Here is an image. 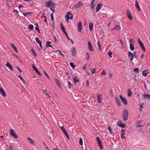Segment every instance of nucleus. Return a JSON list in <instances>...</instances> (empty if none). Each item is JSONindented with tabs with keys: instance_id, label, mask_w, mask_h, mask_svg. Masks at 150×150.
Masks as SVG:
<instances>
[{
	"instance_id": "43",
	"label": "nucleus",
	"mask_w": 150,
	"mask_h": 150,
	"mask_svg": "<svg viewBox=\"0 0 150 150\" xmlns=\"http://www.w3.org/2000/svg\"><path fill=\"white\" fill-rule=\"evenodd\" d=\"M90 70L91 71L92 74H93L95 72V68H94L93 69H90Z\"/></svg>"
},
{
	"instance_id": "44",
	"label": "nucleus",
	"mask_w": 150,
	"mask_h": 150,
	"mask_svg": "<svg viewBox=\"0 0 150 150\" xmlns=\"http://www.w3.org/2000/svg\"><path fill=\"white\" fill-rule=\"evenodd\" d=\"M137 52V51H134L133 52V56H134V57L136 58H137L138 56L136 55V53Z\"/></svg>"
},
{
	"instance_id": "38",
	"label": "nucleus",
	"mask_w": 150,
	"mask_h": 150,
	"mask_svg": "<svg viewBox=\"0 0 150 150\" xmlns=\"http://www.w3.org/2000/svg\"><path fill=\"white\" fill-rule=\"evenodd\" d=\"M34 26L33 25L30 24L28 27V28L31 30H32L33 29Z\"/></svg>"
},
{
	"instance_id": "14",
	"label": "nucleus",
	"mask_w": 150,
	"mask_h": 150,
	"mask_svg": "<svg viewBox=\"0 0 150 150\" xmlns=\"http://www.w3.org/2000/svg\"><path fill=\"white\" fill-rule=\"evenodd\" d=\"M31 65L32 66V67L34 70L35 71V72L38 74L40 76H42L41 74L40 73V72L37 69L35 68V67L34 65L33 64H31Z\"/></svg>"
},
{
	"instance_id": "8",
	"label": "nucleus",
	"mask_w": 150,
	"mask_h": 150,
	"mask_svg": "<svg viewBox=\"0 0 150 150\" xmlns=\"http://www.w3.org/2000/svg\"><path fill=\"white\" fill-rule=\"evenodd\" d=\"M11 135L15 138L18 137L17 135L16 134L13 129H11L10 131Z\"/></svg>"
},
{
	"instance_id": "33",
	"label": "nucleus",
	"mask_w": 150,
	"mask_h": 150,
	"mask_svg": "<svg viewBox=\"0 0 150 150\" xmlns=\"http://www.w3.org/2000/svg\"><path fill=\"white\" fill-rule=\"evenodd\" d=\"M130 48L131 50L133 51L134 49V46L132 43L130 44Z\"/></svg>"
},
{
	"instance_id": "17",
	"label": "nucleus",
	"mask_w": 150,
	"mask_h": 150,
	"mask_svg": "<svg viewBox=\"0 0 150 150\" xmlns=\"http://www.w3.org/2000/svg\"><path fill=\"white\" fill-rule=\"evenodd\" d=\"M126 13L129 19L130 20H132V17L130 11L128 10H127L126 11Z\"/></svg>"
},
{
	"instance_id": "16",
	"label": "nucleus",
	"mask_w": 150,
	"mask_h": 150,
	"mask_svg": "<svg viewBox=\"0 0 150 150\" xmlns=\"http://www.w3.org/2000/svg\"><path fill=\"white\" fill-rule=\"evenodd\" d=\"M53 4V3L52 1L49 0L48 1L46 2L45 3V5L47 7H49L51 6V4Z\"/></svg>"
},
{
	"instance_id": "10",
	"label": "nucleus",
	"mask_w": 150,
	"mask_h": 150,
	"mask_svg": "<svg viewBox=\"0 0 150 150\" xmlns=\"http://www.w3.org/2000/svg\"><path fill=\"white\" fill-rule=\"evenodd\" d=\"M128 57L130 58V61L132 62L133 60L134 56L133 54V53L131 52H128Z\"/></svg>"
},
{
	"instance_id": "32",
	"label": "nucleus",
	"mask_w": 150,
	"mask_h": 150,
	"mask_svg": "<svg viewBox=\"0 0 150 150\" xmlns=\"http://www.w3.org/2000/svg\"><path fill=\"white\" fill-rule=\"evenodd\" d=\"M61 28L62 30V31H63V32H64V33H66V32L65 30V28L64 27V26L62 25V23H61Z\"/></svg>"
},
{
	"instance_id": "52",
	"label": "nucleus",
	"mask_w": 150,
	"mask_h": 150,
	"mask_svg": "<svg viewBox=\"0 0 150 150\" xmlns=\"http://www.w3.org/2000/svg\"><path fill=\"white\" fill-rule=\"evenodd\" d=\"M122 124V122L121 121H119L117 122V125L118 126L120 127V125H121Z\"/></svg>"
},
{
	"instance_id": "5",
	"label": "nucleus",
	"mask_w": 150,
	"mask_h": 150,
	"mask_svg": "<svg viewBox=\"0 0 150 150\" xmlns=\"http://www.w3.org/2000/svg\"><path fill=\"white\" fill-rule=\"evenodd\" d=\"M83 5V2L81 1L79 2L77 4L74 6V9H77L79 8L81 6Z\"/></svg>"
},
{
	"instance_id": "22",
	"label": "nucleus",
	"mask_w": 150,
	"mask_h": 150,
	"mask_svg": "<svg viewBox=\"0 0 150 150\" xmlns=\"http://www.w3.org/2000/svg\"><path fill=\"white\" fill-rule=\"evenodd\" d=\"M6 65L10 69L11 71H13V69L12 66L8 62H7Z\"/></svg>"
},
{
	"instance_id": "48",
	"label": "nucleus",
	"mask_w": 150,
	"mask_h": 150,
	"mask_svg": "<svg viewBox=\"0 0 150 150\" xmlns=\"http://www.w3.org/2000/svg\"><path fill=\"white\" fill-rule=\"evenodd\" d=\"M79 142L80 144L82 145H83V140L81 138H80V139Z\"/></svg>"
},
{
	"instance_id": "63",
	"label": "nucleus",
	"mask_w": 150,
	"mask_h": 150,
	"mask_svg": "<svg viewBox=\"0 0 150 150\" xmlns=\"http://www.w3.org/2000/svg\"><path fill=\"white\" fill-rule=\"evenodd\" d=\"M94 5H92L91 6V8L93 10L94 8Z\"/></svg>"
},
{
	"instance_id": "15",
	"label": "nucleus",
	"mask_w": 150,
	"mask_h": 150,
	"mask_svg": "<svg viewBox=\"0 0 150 150\" xmlns=\"http://www.w3.org/2000/svg\"><path fill=\"white\" fill-rule=\"evenodd\" d=\"M88 45L89 50L93 52L94 51V49L92 46V45L90 41H88Z\"/></svg>"
},
{
	"instance_id": "59",
	"label": "nucleus",
	"mask_w": 150,
	"mask_h": 150,
	"mask_svg": "<svg viewBox=\"0 0 150 150\" xmlns=\"http://www.w3.org/2000/svg\"><path fill=\"white\" fill-rule=\"evenodd\" d=\"M112 52H111L110 51L108 53V54L109 56H111L112 54Z\"/></svg>"
},
{
	"instance_id": "40",
	"label": "nucleus",
	"mask_w": 150,
	"mask_h": 150,
	"mask_svg": "<svg viewBox=\"0 0 150 150\" xmlns=\"http://www.w3.org/2000/svg\"><path fill=\"white\" fill-rule=\"evenodd\" d=\"M68 87L70 89L71 88V83L69 81L68 82Z\"/></svg>"
},
{
	"instance_id": "34",
	"label": "nucleus",
	"mask_w": 150,
	"mask_h": 150,
	"mask_svg": "<svg viewBox=\"0 0 150 150\" xmlns=\"http://www.w3.org/2000/svg\"><path fill=\"white\" fill-rule=\"evenodd\" d=\"M142 127V126L141 125V122L140 121H138V123L137 124V125H136V127Z\"/></svg>"
},
{
	"instance_id": "36",
	"label": "nucleus",
	"mask_w": 150,
	"mask_h": 150,
	"mask_svg": "<svg viewBox=\"0 0 150 150\" xmlns=\"http://www.w3.org/2000/svg\"><path fill=\"white\" fill-rule=\"evenodd\" d=\"M97 45L98 48H99L98 50L99 51H101V45L100 44V42L99 41H98L97 42Z\"/></svg>"
},
{
	"instance_id": "20",
	"label": "nucleus",
	"mask_w": 150,
	"mask_h": 150,
	"mask_svg": "<svg viewBox=\"0 0 150 150\" xmlns=\"http://www.w3.org/2000/svg\"><path fill=\"white\" fill-rule=\"evenodd\" d=\"M35 40L36 42L39 45L40 47L43 49L41 44V42L40 40H39V38H35Z\"/></svg>"
},
{
	"instance_id": "4",
	"label": "nucleus",
	"mask_w": 150,
	"mask_h": 150,
	"mask_svg": "<svg viewBox=\"0 0 150 150\" xmlns=\"http://www.w3.org/2000/svg\"><path fill=\"white\" fill-rule=\"evenodd\" d=\"M61 129V130L64 133V134L66 136V137H67L68 139H69V136L68 135V133H67V132L66 130V129H65V128L64 126H62L60 127Z\"/></svg>"
},
{
	"instance_id": "46",
	"label": "nucleus",
	"mask_w": 150,
	"mask_h": 150,
	"mask_svg": "<svg viewBox=\"0 0 150 150\" xmlns=\"http://www.w3.org/2000/svg\"><path fill=\"white\" fill-rule=\"evenodd\" d=\"M101 74L102 75H105L106 74V72L105 71V70L104 69L102 72L101 73Z\"/></svg>"
},
{
	"instance_id": "28",
	"label": "nucleus",
	"mask_w": 150,
	"mask_h": 150,
	"mask_svg": "<svg viewBox=\"0 0 150 150\" xmlns=\"http://www.w3.org/2000/svg\"><path fill=\"white\" fill-rule=\"evenodd\" d=\"M120 27L118 25H116L115 27H114V28L112 29L111 30H120Z\"/></svg>"
},
{
	"instance_id": "21",
	"label": "nucleus",
	"mask_w": 150,
	"mask_h": 150,
	"mask_svg": "<svg viewBox=\"0 0 150 150\" xmlns=\"http://www.w3.org/2000/svg\"><path fill=\"white\" fill-rule=\"evenodd\" d=\"M115 99L118 105L119 106H120L121 105V102L120 99L117 97H115Z\"/></svg>"
},
{
	"instance_id": "55",
	"label": "nucleus",
	"mask_w": 150,
	"mask_h": 150,
	"mask_svg": "<svg viewBox=\"0 0 150 150\" xmlns=\"http://www.w3.org/2000/svg\"><path fill=\"white\" fill-rule=\"evenodd\" d=\"M50 9L53 12V13L55 12V10L54 9L50 7Z\"/></svg>"
},
{
	"instance_id": "57",
	"label": "nucleus",
	"mask_w": 150,
	"mask_h": 150,
	"mask_svg": "<svg viewBox=\"0 0 150 150\" xmlns=\"http://www.w3.org/2000/svg\"><path fill=\"white\" fill-rule=\"evenodd\" d=\"M18 77L22 81H23V79L21 77V76L20 75H18Z\"/></svg>"
},
{
	"instance_id": "37",
	"label": "nucleus",
	"mask_w": 150,
	"mask_h": 150,
	"mask_svg": "<svg viewBox=\"0 0 150 150\" xmlns=\"http://www.w3.org/2000/svg\"><path fill=\"white\" fill-rule=\"evenodd\" d=\"M51 42H47L46 43V46L47 47H50V44L51 43Z\"/></svg>"
},
{
	"instance_id": "7",
	"label": "nucleus",
	"mask_w": 150,
	"mask_h": 150,
	"mask_svg": "<svg viewBox=\"0 0 150 150\" xmlns=\"http://www.w3.org/2000/svg\"><path fill=\"white\" fill-rule=\"evenodd\" d=\"M120 98L122 101L125 105H127V100L125 98L123 97L122 95L120 96Z\"/></svg>"
},
{
	"instance_id": "24",
	"label": "nucleus",
	"mask_w": 150,
	"mask_h": 150,
	"mask_svg": "<svg viewBox=\"0 0 150 150\" xmlns=\"http://www.w3.org/2000/svg\"><path fill=\"white\" fill-rule=\"evenodd\" d=\"M27 139L31 145H35V142L33 140L31 139L30 138H28Z\"/></svg>"
},
{
	"instance_id": "6",
	"label": "nucleus",
	"mask_w": 150,
	"mask_h": 150,
	"mask_svg": "<svg viewBox=\"0 0 150 150\" xmlns=\"http://www.w3.org/2000/svg\"><path fill=\"white\" fill-rule=\"evenodd\" d=\"M96 140L98 142V145L99 146L100 149L101 150L103 149V147L102 146V142L101 140H100L99 137H96Z\"/></svg>"
},
{
	"instance_id": "60",
	"label": "nucleus",
	"mask_w": 150,
	"mask_h": 150,
	"mask_svg": "<svg viewBox=\"0 0 150 150\" xmlns=\"http://www.w3.org/2000/svg\"><path fill=\"white\" fill-rule=\"evenodd\" d=\"M143 105H144L143 103H141L140 104V107L141 109L143 108H144Z\"/></svg>"
},
{
	"instance_id": "13",
	"label": "nucleus",
	"mask_w": 150,
	"mask_h": 150,
	"mask_svg": "<svg viewBox=\"0 0 150 150\" xmlns=\"http://www.w3.org/2000/svg\"><path fill=\"white\" fill-rule=\"evenodd\" d=\"M97 98L99 103H101L102 102V96L101 94H98L97 96Z\"/></svg>"
},
{
	"instance_id": "35",
	"label": "nucleus",
	"mask_w": 150,
	"mask_h": 150,
	"mask_svg": "<svg viewBox=\"0 0 150 150\" xmlns=\"http://www.w3.org/2000/svg\"><path fill=\"white\" fill-rule=\"evenodd\" d=\"M132 92L130 89H129L128 90V97H130L132 95Z\"/></svg>"
},
{
	"instance_id": "49",
	"label": "nucleus",
	"mask_w": 150,
	"mask_h": 150,
	"mask_svg": "<svg viewBox=\"0 0 150 150\" xmlns=\"http://www.w3.org/2000/svg\"><path fill=\"white\" fill-rule=\"evenodd\" d=\"M53 15V13H51V14H50V16L51 17V21H53V19H54Z\"/></svg>"
},
{
	"instance_id": "41",
	"label": "nucleus",
	"mask_w": 150,
	"mask_h": 150,
	"mask_svg": "<svg viewBox=\"0 0 150 150\" xmlns=\"http://www.w3.org/2000/svg\"><path fill=\"white\" fill-rule=\"evenodd\" d=\"M70 64L71 67L73 69H74L76 67V66L72 62L70 63Z\"/></svg>"
},
{
	"instance_id": "23",
	"label": "nucleus",
	"mask_w": 150,
	"mask_h": 150,
	"mask_svg": "<svg viewBox=\"0 0 150 150\" xmlns=\"http://www.w3.org/2000/svg\"><path fill=\"white\" fill-rule=\"evenodd\" d=\"M89 29L90 31H91L93 29V24L91 22L89 24Z\"/></svg>"
},
{
	"instance_id": "45",
	"label": "nucleus",
	"mask_w": 150,
	"mask_h": 150,
	"mask_svg": "<svg viewBox=\"0 0 150 150\" xmlns=\"http://www.w3.org/2000/svg\"><path fill=\"white\" fill-rule=\"evenodd\" d=\"M126 127V125L125 123L121 124V125H120V127L122 128H124Z\"/></svg>"
},
{
	"instance_id": "19",
	"label": "nucleus",
	"mask_w": 150,
	"mask_h": 150,
	"mask_svg": "<svg viewBox=\"0 0 150 150\" xmlns=\"http://www.w3.org/2000/svg\"><path fill=\"white\" fill-rule=\"evenodd\" d=\"M135 6L136 8H137V9L138 10V11L139 12L140 11V9L139 5V3L138 2V1L137 0L135 1Z\"/></svg>"
},
{
	"instance_id": "47",
	"label": "nucleus",
	"mask_w": 150,
	"mask_h": 150,
	"mask_svg": "<svg viewBox=\"0 0 150 150\" xmlns=\"http://www.w3.org/2000/svg\"><path fill=\"white\" fill-rule=\"evenodd\" d=\"M108 129L110 131V133L111 134H112V130H111L112 128H111V127L108 126Z\"/></svg>"
},
{
	"instance_id": "29",
	"label": "nucleus",
	"mask_w": 150,
	"mask_h": 150,
	"mask_svg": "<svg viewBox=\"0 0 150 150\" xmlns=\"http://www.w3.org/2000/svg\"><path fill=\"white\" fill-rule=\"evenodd\" d=\"M90 54L88 52H86L85 54V60L87 61L89 60L90 57Z\"/></svg>"
},
{
	"instance_id": "2",
	"label": "nucleus",
	"mask_w": 150,
	"mask_h": 150,
	"mask_svg": "<svg viewBox=\"0 0 150 150\" xmlns=\"http://www.w3.org/2000/svg\"><path fill=\"white\" fill-rule=\"evenodd\" d=\"M65 18H67V22H68L69 19H72L73 18V15L70 12H68L67 14L65 16Z\"/></svg>"
},
{
	"instance_id": "11",
	"label": "nucleus",
	"mask_w": 150,
	"mask_h": 150,
	"mask_svg": "<svg viewBox=\"0 0 150 150\" xmlns=\"http://www.w3.org/2000/svg\"><path fill=\"white\" fill-rule=\"evenodd\" d=\"M82 29V23L81 22H79L78 23V30L79 32H81Z\"/></svg>"
},
{
	"instance_id": "25",
	"label": "nucleus",
	"mask_w": 150,
	"mask_h": 150,
	"mask_svg": "<svg viewBox=\"0 0 150 150\" xmlns=\"http://www.w3.org/2000/svg\"><path fill=\"white\" fill-rule=\"evenodd\" d=\"M143 96L145 99H149L150 100V95H149L148 94H143Z\"/></svg>"
},
{
	"instance_id": "56",
	"label": "nucleus",
	"mask_w": 150,
	"mask_h": 150,
	"mask_svg": "<svg viewBox=\"0 0 150 150\" xmlns=\"http://www.w3.org/2000/svg\"><path fill=\"white\" fill-rule=\"evenodd\" d=\"M13 146V144L11 143L9 145V147L11 149H12V148Z\"/></svg>"
},
{
	"instance_id": "53",
	"label": "nucleus",
	"mask_w": 150,
	"mask_h": 150,
	"mask_svg": "<svg viewBox=\"0 0 150 150\" xmlns=\"http://www.w3.org/2000/svg\"><path fill=\"white\" fill-rule=\"evenodd\" d=\"M32 13H27V12H26V13H23V15L25 16H26L28 14H31Z\"/></svg>"
},
{
	"instance_id": "18",
	"label": "nucleus",
	"mask_w": 150,
	"mask_h": 150,
	"mask_svg": "<svg viewBox=\"0 0 150 150\" xmlns=\"http://www.w3.org/2000/svg\"><path fill=\"white\" fill-rule=\"evenodd\" d=\"M0 92L1 95L4 97L6 96V94L5 91L3 88L0 86Z\"/></svg>"
},
{
	"instance_id": "54",
	"label": "nucleus",
	"mask_w": 150,
	"mask_h": 150,
	"mask_svg": "<svg viewBox=\"0 0 150 150\" xmlns=\"http://www.w3.org/2000/svg\"><path fill=\"white\" fill-rule=\"evenodd\" d=\"M95 1V0H92L91 3L90 4V6H91L92 5H94V3Z\"/></svg>"
},
{
	"instance_id": "50",
	"label": "nucleus",
	"mask_w": 150,
	"mask_h": 150,
	"mask_svg": "<svg viewBox=\"0 0 150 150\" xmlns=\"http://www.w3.org/2000/svg\"><path fill=\"white\" fill-rule=\"evenodd\" d=\"M139 69L138 68H135L134 69V71L135 72H139Z\"/></svg>"
},
{
	"instance_id": "31",
	"label": "nucleus",
	"mask_w": 150,
	"mask_h": 150,
	"mask_svg": "<svg viewBox=\"0 0 150 150\" xmlns=\"http://www.w3.org/2000/svg\"><path fill=\"white\" fill-rule=\"evenodd\" d=\"M73 79L74 80L75 84H76L79 81V79H77L76 77L75 78H73Z\"/></svg>"
},
{
	"instance_id": "3",
	"label": "nucleus",
	"mask_w": 150,
	"mask_h": 150,
	"mask_svg": "<svg viewBox=\"0 0 150 150\" xmlns=\"http://www.w3.org/2000/svg\"><path fill=\"white\" fill-rule=\"evenodd\" d=\"M138 42L142 49V50H143V51L145 52V49L144 46V44H143L142 42L141 41L139 38L138 39Z\"/></svg>"
},
{
	"instance_id": "26",
	"label": "nucleus",
	"mask_w": 150,
	"mask_h": 150,
	"mask_svg": "<svg viewBox=\"0 0 150 150\" xmlns=\"http://www.w3.org/2000/svg\"><path fill=\"white\" fill-rule=\"evenodd\" d=\"M55 81L57 84L59 86L61 87V83L59 81V79H57L56 78H55L54 79Z\"/></svg>"
},
{
	"instance_id": "62",
	"label": "nucleus",
	"mask_w": 150,
	"mask_h": 150,
	"mask_svg": "<svg viewBox=\"0 0 150 150\" xmlns=\"http://www.w3.org/2000/svg\"><path fill=\"white\" fill-rule=\"evenodd\" d=\"M17 69L21 73L22 72V71L18 67H16Z\"/></svg>"
},
{
	"instance_id": "42",
	"label": "nucleus",
	"mask_w": 150,
	"mask_h": 150,
	"mask_svg": "<svg viewBox=\"0 0 150 150\" xmlns=\"http://www.w3.org/2000/svg\"><path fill=\"white\" fill-rule=\"evenodd\" d=\"M44 74H45V75L47 77L48 79H50V77L47 74V72H46V71H44Z\"/></svg>"
},
{
	"instance_id": "1",
	"label": "nucleus",
	"mask_w": 150,
	"mask_h": 150,
	"mask_svg": "<svg viewBox=\"0 0 150 150\" xmlns=\"http://www.w3.org/2000/svg\"><path fill=\"white\" fill-rule=\"evenodd\" d=\"M128 112L127 109H125L123 112V118L124 120L125 121L127 120Z\"/></svg>"
},
{
	"instance_id": "30",
	"label": "nucleus",
	"mask_w": 150,
	"mask_h": 150,
	"mask_svg": "<svg viewBox=\"0 0 150 150\" xmlns=\"http://www.w3.org/2000/svg\"><path fill=\"white\" fill-rule=\"evenodd\" d=\"M148 74V72L147 71L143 70L142 72V75L144 77H146Z\"/></svg>"
},
{
	"instance_id": "12",
	"label": "nucleus",
	"mask_w": 150,
	"mask_h": 150,
	"mask_svg": "<svg viewBox=\"0 0 150 150\" xmlns=\"http://www.w3.org/2000/svg\"><path fill=\"white\" fill-rule=\"evenodd\" d=\"M102 6L103 5L102 4L100 3L98 4L96 8V12H97L99 11Z\"/></svg>"
},
{
	"instance_id": "61",
	"label": "nucleus",
	"mask_w": 150,
	"mask_h": 150,
	"mask_svg": "<svg viewBox=\"0 0 150 150\" xmlns=\"http://www.w3.org/2000/svg\"><path fill=\"white\" fill-rule=\"evenodd\" d=\"M64 34H65V35H66V37H67V39L69 40H70V38H69L68 37V35L67 34V33L66 32V33H65Z\"/></svg>"
},
{
	"instance_id": "64",
	"label": "nucleus",
	"mask_w": 150,
	"mask_h": 150,
	"mask_svg": "<svg viewBox=\"0 0 150 150\" xmlns=\"http://www.w3.org/2000/svg\"><path fill=\"white\" fill-rule=\"evenodd\" d=\"M23 6L22 5H19L18 6V8H21L23 7Z\"/></svg>"
},
{
	"instance_id": "27",
	"label": "nucleus",
	"mask_w": 150,
	"mask_h": 150,
	"mask_svg": "<svg viewBox=\"0 0 150 150\" xmlns=\"http://www.w3.org/2000/svg\"><path fill=\"white\" fill-rule=\"evenodd\" d=\"M11 45L15 51L18 52L16 47L13 43H11Z\"/></svg>"
},
{
	"instance_id": "51",
	"label": "nucleus",
	"mask_w": 150,
	"mask_h": 150,
	"mask_svg": "<svg viewBox=\"0 0 150 150\" xmlns=\"http://www.w3.org/2000/svg\"><path fill=\"white\" fill-rule=\"evenodd\" d=\"M35 29L36 30L38 31V32L40 33V31L39 29V28L38 27H35Z\"/></svg>"
},
{
	"instance_id": "58",
	"label": "nucleus",
	"mask_w": 150,
	"mask_h": 150,
	"mask_svg": "<svg viewBox=\"0 0 150 150\" xmlns=\"http://www.w3.org/2000/svg\"><path fill=\"white\" fill-rule=\"evenodd\" d=\"M44 93H45V94L46 95V96H48L49 97H50V96H49V95H48V93H47V91H45L44 92Z\"/></svg>"
},
{
	"instance_id": "39",
	"label": "nucleus",
	"mask_w": 150,
	"mask_h": 150,
	"mask_svg": "<svg viewBox=\"0 0 150 150\" xmlns=\"http://www.w3.org/2000/svg\"><path fill=\"white\" fill-rule=\"evenodd\" d=\"M31 52L33 54L35 57L37 56V54H36L34 50L33 49H32L31 50Z\"/></svg>"
},
{
	"instance_id": "9",
	"label": "nucleus",
	"mask_w": 150,
	"mask_h": 150,
	"mask_svg": "<svg viewBox=\"0 0 150 150\" xmlns=\"http://www.w3.org/2000/svg\"><path fill=\"white\" fill-rule=\"evenodd\" d=\"M70 52L71 53V54L72 56H75L76 55L77 52L75 47H73L72 49H71Z\"/></svg>"
}]
</instances>
